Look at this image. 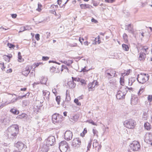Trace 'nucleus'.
<instances>
[{
	"mask_svg": "<svg viewBox=\"0 0 152 152\" xmlns=\"http://www.w3.org/2000/svg\"><path fill=\"white\" fill-rule=\"evenodd\" d=\"M8 135L12 138H15L19 132V126L17 124L10 126L7 129Z\"/></svg>",
	"mask_w": 152,
	"mask_h": 152,
	"instance_id": "obj_1",
	"label": "nucleus"
},
{
	"mask_svg": "<svg viewBox=\"0 0 152 152\" xmlns=\"http://www.w3.org/2000/svg\"><path fill=\"white\" fill-rule=\"evenodd\" d=\"M149 78L148 74L141 73L137 75V79L139 83L143 84L149 80Z\"/></svg>",
	"mask_w": 152,
	"mask_h": 152,
	"instance_id": "obj_2",
	"label": "nucleus"
},
{
	"mask_svg": "<svg viewBox=\"0 0 152 152\" xmlns=\"http://www.w3.org/2000/svg\"><path fill=\"white\" fill-rule=\"evenodd\" d=\"M136 124V122L134 120L132 119L125 121L124 123V126L129 129H132L134 128Z\"/></svg>",
	"mask_w": 152,
	"mask_h": 152,
	"instance_id": "obj_3",
	"label": "nucleus"
},
{
	"mask_svg": "<svg viewBox=\"0 0 152 152\" xmlns=\"http://www.w3.org/2000/svg\"><path fill=\"white\" fill-rule=\"evenodd\" d=\"M52 119L54 124H59L62 121V116L58 114L55 113L52 115Z\"/></svg>",
	"mask_w": 152,
	"mask_h": 152,
	"instance_id": "obj_4",
	"label": "nucleus"
},
{
	"mask_svg": "<svg viewBox=\"0 0 152 152\" xmlns=\"http://www.w3.org/2000/svg\"><path fill=\"white\" fill-rule=\"evenodd\" d=\"M68 146L65 141H61L59 144V148L60 151L65 152L68 149Z\"/></svg>",
	"mask_w": 152,
	"mask_h": 152,
	"instance_id": "obj_5",
	"label": "nucleus"
},
{
	"mask_svg": "<svg viewBox=\"0 0 152 152\" xmlns=\"http://www.w3.org/2000/svg\"><path fill=\"white\" fill-rule=\"evenodd\" d=\"M56 140L55 137L54 136H51L49 137L46 140V145L49 146L54 145L56 143Z\"/></svg>",
	"mask_w": 152,
	"mask_h": 152,
	"instance_id": "obj_6",
	"label": "nucleus"
},
{
	"mask_svg": "<svg viewBox=\"0 0 152 152\" xmlns=\"http://www.w3.org/2000/svg\"><path fill=\"white\" fill-rule=\"evenodd\" d=\"M130 147L131 150L134 151H137L140 149V146L139 142L134 141L130 145Z\"/></svg>",
	"mask_w": 152,
	"mask_h": 152,
	"instance_id": "obj_7",
	"label": "nucleus"
},
{
	"mask_svg": "<svg viewBox=\"0 0 152 152\" xmlns=\"http://www.w3.org/2000/svg\"><path fill=\"white\" fill-rule=\"evenodd\" d=\"M68 90H67L66 91V97L65 100L61 103V105L62 107L64 108H66V106L69 105V101L70 100V97L69 95L68 96Z\"/></svg>",
	"mask_w": 152,
	"mask_h": 152,
	"instance_id": "obj_8",
	"label": "nucleus"
},
{
	"mask_svg": "<svg viewBox=\"0 0 152 152\" xmlns=\"http://www.w3.org/2000/svg\"><path fill=\"white\" fill-rule=\"evenodd\" d=\"M125 91L122 92L121 91H118L116 95V98L118 99H124L125 98V96L127 92V90L125 88Z\"/></svg>",
	"mask_w": 152,
	"mask_h": 152,
	"instance_id": "obj_9",
	"label": "nucleus"
},
{
	"mask_svg": "<svg viewBox=\"0 0 152 152\" xmlns=\"http://www.w3.org/2000/svg\"><path fill=\"white\" fill-rule=\"evenodd\" d=\"M81 144L80 140L79 138H76L73 139L72 141V145L73 147H78Z\"/></svg>",
	"mask_w": 152,
	"mask_h": 152,
	"instance_id": "obj_10",
	"label": "nucleus"
},
{
	"mask_svg": "<svg viewBox=\"0 0 152 152\" xmlns=\"http://www.w3.org/2000/svg\"><path fill=\"white\" fill-rule=\"evenodd\" d=\"M72 133L70 130L66 131L65 133L64 137L65 140L69 141L71 140L72 137Z\"/></svg>",
	"mask_w": 152,
	"mask_h": 152,
	"instance_id": "obj_11",
	"label": "nucleus"
},
{
	"mask_svg": "<svg viewBox=\"0 0 152 152\" xmlns=\"http://www.w3.org/2000/svg\"><path fill=\"white\" fill-rule=\"evenodd\" d=\"M15 146L18 148L19 150H21L24 148L25 146H26L24 144L23 142L21 141H18L15 145Z\"/></svg>",
	"mask_w": 152,
	"mask_h": 152,
	"instance_id": "obj_12",
	"label": "nucleus"
},
{
	"mask_svg": "<svg viewBox=\"0 0 152 152\" xmlns=\"http://www.w3.org/2000/svg\"><path fill=\"white\" fill-rule=\"evenodd\" d=\"M105 72L108 75L112 77H114L115 74V71L113 69L106 70Z\"/></svg>",
	"mask_w": 152,
	"mask_h": 152,
	"instance_id": "obj_13",
	"label": "nucleus"
},
{
	"mask_svg": "<svg viewBox=\"0 0 152 152\" xmlns=\"http://www.w3.org/2000/svg\"><path fill=\"white\" fill-rule=\"evenodd\" d=\"M125 30L128 31L129 32L133 34L134 33V31L133 28V26L131 24H129L127 25H126Z\"/></svg>",
	"mask_w": 152,
	"mask_h": 152,
	"instance_id": "obj_14",
	"label": "nucleus"
},
{
	"mask_svg": "<svg viewBox=\"0 0 152 152\" xmlns=\"http://www.w3.org/2000/svg\"><path fill=\"white\" fill-rule=\"evenodd\" d=\"M43 93L44 96H45L44 98H45L46 100L49 101V97L50 96V92L47 90L43 91Z\"/></svg>",
	"mask_w": 152,
	"mask_h": 152,
	"instance_id": "obj_15",
	"label": "nucleus"
},
{
	"mask_svg": "<svg viewBox=\"0 0 152 152\" xmlns=\"http://www.w3.org/2000/svg\"><path fill=\"white\" fill-rule=\"evenodd\" d=\"M30 72V70L28 67H26L22 71V74L25 76H27Z\"/></svg>",
	"mask_w": 152,
	"mask_h": 152,
	"instance_id": "obj_16",
	"label": "nucleus"
},
{
	"mask_svg": "<svg viewBox=\"0 0 152 152\" xmlns=\"http://www.w3.org/2000/svg\"><path fill=\"white\" fill-rule=\"evenodd\" d=\"M67 84L69 86V88L71 89L75 88L76 86V83L72 80L68 82L67 83Z\"/></svg>",
	"mask_w": 152,
	"mask_h": 152,
	"instance_id": "obj_17",
	"label": "nucleus"
},
{
	"mask_svg": "<svg viewBox=\"0 0 152 152\" xmlns=\"http://www.w3.org/2000/svg\"><path fill=\"white\" fill-rule=\"evenodd\" d=\"M49 146L47 145L44 144L41 148V150L42 152H47L49 150Z\"/></svg>",
	"mask_w": 152,
	"mask_h": 152,
	"instance_id": "obj_18",
	"label": "nucleus"
},
{
	"mask_svg": "<svg viewBox=\"0 0 152 152\" xmlns=\"http://www.w3.org/2000/svg\"><path fill=\"white\" fill-rule=\"evenodd\" d=\"M80 6L82 9H91L93 7L92 6L88 4H80Z\"/></svg>",
	"mask_w": 152,
	"mask_h": 152,
	"instance_id": "obj_19",
	"label": "nucleus"
},
{
	"mask_svg": "<svg viewBox=\"0 0 152 152\" xmlns=\"http://www.w3.org/2000/svg\"><path fill=\"white\" fill-rule=\"evenodd\" d=\"M40 83L45 84L47 80V78L45 77H41L40 78Z\"/></svg>",
	"mask_w": 152,
	"mask_h": 152,
	"instance_id": "obj_20",
	"label": "nucleus"
},
{
	"mask_svg": "<svg viewBox=\"0 0 152 152\" xmlns=\"http://www.w3.org/2000/svg\"><path fill=\"white\" fill-rule=\"evenodd\" d=\"M144 127L145 128L148 130H149L151 129V126L148 122H146L144 124Z\"/></svg>",
	"mask_w": 152,
	"mask_h": 152,
	"instance_id": "obj_21",
	"label": "nucleus"
},
{
	"mask_svg": "<svg viewBox=\"0 0 152 152\" xmlns=\"http://www.w3.org/2000/svg\"><path fill=\"white\" fill-rule=\"evenodd\" d=\"M73 61L72 60H68L67 61H64L63 62L61 61V62L65 64H66V65L69 66L73 63Z\"/></svg>",
	"mask_w": 152,
	"mask_h": 152,
	"instance_id": "obj_22",
	"label": "nucleus"
},
{
	"mask_svg": "<svg viewBox=\"0 0 152 152\" xmlns=\"http://www.w3.org/2000/svg\"><path fill=\"white\" fill-rule=\"evenodd\" d=\"M88 87L89 91H93L94 90V87L92 86V82H90L88 84Z\"/></svg>",
	"mask_w": 152,
	"mask_h": 152,
	"instance_id": "obj_23",
	"label": "nucleus"
},
{
	"mask_svg": "<svg viewBox=\"0 0 152 152\" xmlns=\"http://www.w3.org/2000/svg\"><path fill=\"white\" fill-rule=\"evenodd\" d=\"M137 98H135V97L134 98L132 97L131 100V104H133V105H134L135 104H136L137 103Z\"/></svg>",
	"mask_w": 152,
	"mask_h": 152,
	"instance_id": "obj_24",
	"label": "nucleus"
},
{
	"mask_svg": "<svg viewBox=\"0 0 152 152\" xmlns=\"http://www.w3.org/2000/svg\"><path fill=\"white\" fill-rule=\"evenodd\" d=\"M145 56V54L144 53H140L139 58L140 60H142L144 59Z\"/></svg>",
	"mask_w": 152,
	"mask_h": 152,
	"instance_id": "obj_25",
	"label": "nucleus"
},
{
	"mask_svg": "<svg viewBox=\"0 0 152 152\" xmlns=\"http://www.w3.org/2000/svg\"><path fill=\"white\" fill-rule=\"evenodd\" d=\"M10 112L12 113L15 115L18 114L19 112V111L17 110L16 109H15L14 108L11 109L10 110Z\"/></svg>",
	"mask_w": 152,
	"mask_h": 152,
	"instance_id": "obj_26",
	"label": "nucleus"
},
{
	"mask_svg": "<svg viewBox=\"0 0 152 152\" xmlns=\"http://www.w3.org/2000/svg\"><path fill=\"white\" fill-rule=\"evenodd\" d=\"M92 83L94 90L95 86L97 87L98 86V82L96 80H94L93 81Z\"/></svg>",
	"mask_w": 152,
	"mask_h": 152,
	"instance_id": "obj_27",
	"label": "nucleus"
},
{
	"mask_svg": "<svg viewBox=\"0 0 152 152\" xmlns=\"http://www.w3.org/2000/svg\"><path fill=\"white\" fill-rule=\"evenodd\" d=\"M122 47L123 49L124 50L126 51L129 50V47L128 45L125 44H123L122 45Z\"/></svg>",
	"mask_w": 152,
	"mask_h": 152,
	"instance_id": "obj_28",
	"label": "nucleus"
},
{
	"mask_svg": "<svg viewBox=\"0 0 152 152\" xmlns=\"http://www.w3.org/2000/svg\"><path fill=\"white\" fill-rule=\"evenodd\" d=\"M26 116H27L26 114L24 113H22L21 115H18L17 118L21 119L26 117Z\"/></svg>",
	"mask_w": 152,
	"mask_h": 152,
	"instance_id": "obj_29",
	"label": "nucleus"
},
{
	"mask_svg": "<svg viewBox=\"0 0 152 152\" xmlns=\"http://www.w3.org/2000/svg\"><path fill=\"white\" fill-rule=\"evenodd\" d=\"M94 142L93 143V146L95 147V148H97L98 146L99 145L98 142H97V140H94Z\"/></svg>",
	"mask_w": 152,
	"mask_h": 152,
	"instance_id": "obj_30",
	"label": "nucleus"
},
{
	"mask_svg": "<svg viewBox=\"0 0 152 152\" xmlns=\"http://www.w3.org/2000/svg\"><path fill=\"white\" fill-rule=\"evenodd\" d=\"M61 99V97L60 96H56V100L57 103L58 104H60V100Z\"/></svg>",
	"mask_w": 152,
	"mask_h": 152,
	"instance_id": "obj_31",
	"label": "nucleus"
},
{
	"mask_svg": "<svg viewBox=\"0 0 152 152\" xmlns=\"http://www.w3.org/2000/svg\"><path fill=\"white\" fill-rule=\"evenodd\" d=\"M61 72H62L64 69H66L68 72H69V71L67 67L65 65H62L61 66Z\"/></svg>",
	"mask_w": 152,
	"mask_h": 152,
	"instance_id": "obj_32",
	"label": "nucleus"
},
{
	"mask_svg": "<svg viewBox=\"0 0 152 152\" xmlns=\"http://www.w3.org/2000/svg\"><path fill=\"white\" fill-rule=\"evenodd\" d=\"M52 13L54 14L56 16L58 17V18H60L61 17V15L60 14H57L56 13V12L55 10H51Z\"/></svg>",
	"mask_w": 152,
	"mask_h": 152,
	"instance_id": "obj_33",
	"label": "nucleus"
},
{
	"mask_svg": "<svg viewBox=\"0 0 152 152\" xmlns=\"http://www.w3.org/2000/svg\"><path fill=\"white\" fill-rule=\"evenodd\" d=\"M26 27L25 26H23V27H21L20 28V30L19 31V33L21 32H23L27 30H28V29L27 28H26Z\"/></svg>",
	"mask_w": 152,
	"mask_h": 152,
	"instance_id": "obj_34",
	"label": "nucleus"
},
{
	"mask_svg": "<svg viewBox=\"0 0 152 152\" xmlns=\"http://www.w3.org/2000/svg\"><path fill=\"white\" fill-rule=\"evenodd\" d=\"M148 49V48L147 47H144L142 49V50L143 52H145L146 54H148V52L147 51Z\"/></svg>",
	"mask_w": 152,
	"mask_h": 152,
	"instance_id": "obj_35",
	"label": "nucleus"
},
{
	"mask_svg": "<svg viewBox=\"0 0 152 152\" xmlns=\"http://www.w3.org/2000/svg\"><path fill=\"white\" fill-rule=\"evenodd\" d=\"M99 37L98 38L96 39L95 38V42L94 43H93V44H99L100 43V40L99 39Z\"/></svg>",
	"mask_w": 152,
	"mask_h": 152,
	"instance_id": "obj_36",
	"label": "nucleus"
},
{
	"mask_svg": "<svg viewBox=\"0 0 152 152\" xmlns=\"http://www.w3.org/2000/svg\"><path fill=\"white\" fill-rule=\"evenodd\" d=\"M81 83L82 85L85 86L86 84V81L85 80L83 79H82L80 78V81H79Z\"/></svg>",
	"mask_w": 152,
	"mask_h": 152,
	"instance_id": "obj_37",
	"label": "nucleus"
},
{
	"mask_svg": "<svg viewBox=\"0 0 152 152\" xmlns=\"http://www.w3.org/2000/svg\"><path fill=\"white\" fill-rule=\"evenodd\" d=\"M87 132V130L86 128L84 129V130L83 131V132L82 133H81L80 134L81 136L82 137H83L85 134H86Z\"/></svg>",
	"mask_w": 152,
	"mask_h": 152,
	"instance_id": "obj_38",
	"label": "nucleus"
},
{
	"mask_svg": "<svg viewBox=\"0 0 152 152\" xmlns=\"http://www.w3.org/2000/svg\"><path fill=\"white\" fill-rule=\"evenodd\" d=\"M72 80L74 82V81H75L79 82L80 79V78L79 77H72Z\"/></svg>",
	"mask_w": 152,
	"mask_h": 152,
	"instance_id": "obj_39",
	"label": "nucleus"
},
{
	"mask_svg": "<svg viewBox=\"0 0 152 152\" xmlns=\"http://www.w3.org/2000/svg\"><path fill=\"white\" fill-rule=\"evenodd\" d=\"M7 45L9 47V48H12L14 49L15 47V46L14 45L11 43H7Z\"/></svg>",
	"mask_w": 152,
	"mask_h": 152,
	"instance_id": "obj_40",
	"label": "nucleus"
},
{
	"mask_svg": "<svg viewBox=\"0 0 152 152\" xmlns=\"http://www.w3.org/2000/svg\"><path fill=\"white\" fill-rule=\"evenodd\" d=\"M74 102L77 105L80 106L81 104V103L78 101V100L77 99H75L74 100Z\"/></svg>",
	"mask_w": 152,
	"mask_h": 152,
	"instance_id": "obj_41",
	"label": "nucleus"
},
{
	"mask_svg": "<svg viewBox=\"0 0 152 152\" xmlns=\"http://www.w3.org/2000/svg\"><path fill=\"white\" fill-rule=\"evenodd\" d=\"M116 81L113 79L110 80L109 81V83L110 84L114 85Z\"/></svg>",
	"mask_w": 152,
	"mask_h": 152,
	"instance_id": "obj_42",
	"label": "nucleus"
},
{
	"mask_svg": "<svg viewBox=\"0 0 152 152\" xmlns=\"http://www.w3.org/2000/svg\"><path fill=\"white\" fill-rule=\"evenodd\" d=\"M87 122H89L90 124H92L93 125L97 126V124L95 123L92 120H89L87 121Z\"/></svg>",
	"mask_w": 152,
	"mask_h": 152,
	"instance_id": "obj_43",
	"label": "nucleus"
},
{
	"mask_svg": "<svg viewBox=\"0 0 152 152\" xmlns=\"http://www.w3.org/2000/svg\"><path fill=\"white\" fill-rule=\"evenodd\" d=\"M41 4L40 3H38V8L37 9V10L39 12H40L42 10L41 8Z\"/></svg>",
	"mask_w": 152,
	"mask_h": 152,
	"instance_id": "obj_44",
	"label": "nucleus"
},
{
	"mask_svg": "<svg viewBox=\"0 0 152 152\" xmlns=\"http://www.w3.org/2000/svg\"><path fill=\"white\" fill-rule=\"evenodd\" d=\"M93 132L94 134V135H96L97 137L98 136V132L96 129H93Z\"/></svg>",
	"mask_w": 152,
	"mask_h": 152,
	"instance_id": "obj_45",
	"label": "nucleus"
},
{
	"mask_svg": "<svg viewBox=\"0 0 152 152\" xmlns=\"http://www.w3.org/2000/svg\"><path fill=\"white\" fill-rule=\"evenodd\" d=\"M91 141H90V142H88V145L87 146V150H89L90 148H91V145L92 144Z\"/></svg>",
	"mask_w": 152,
	"mask_h": 152,
	"instance_id": "obj_46",
	"label": "nucleus"
},
{
	"mask_svg": "<svg viewBox=\"0 0 152 152\" xmlns=\"http://www.w3.org/2000/svg\"><path fill=\"white\" fill-rule=\"evenodd\" d=\"M124 77H121L120 78V82L121 85H123V84L124 83Z\"/></svg>",
	"mask_w": 152,
	"mask_h": 152,
	"instance_id": "obj_47",
	"label": "nucleus"
},
{
	"mask_svg": "<svg viewBox=\"0 0 152 152\" xmlns=\"http://www.w3.org/2000/svg\"><path fill=\"white\" fill-rule=\"evenodd\" d=\"M127 37L128 36L126 34L124 33L123 35V38L124 40L125 41H127Z\"/></svg>",
	"mask_w": 152,
	"mask_h": 152,
	"instance_id": "obj_48",
	"label": "nucleus"
},
{
	"mask_svg": "<svg viewBox=\"0 0 152 152\" xmlns=\"http://www.w3.org/2000/svg\"><path fill=\"white\" fill-rule=\"evenodd\" d=\"M148 100L149 102H151L152 101V97L151 95H149L148 97Z\"/></svg>",
	"mask_w": 152,
	"mask_h": 152,
	"instance_id": "obj_49",
	"label": "nucleus"
},
{
	"mask_svg": "<svg viewBox=\"0 0 152 152\" xmlns=\"http://www.w3.org/2000/svg\"><path fill=\"white\" fill-rule=\"evenodd\" d=\"M42 59L43 61H46L49 59V57L48 56H42Z\"/></svg>",
	"mask_w": 152,
	"mask_h": 152,
	"instance_id": "obj_50",
	"label": "nucleus"
},
{
	"mask_svg": "<svg viewBox=\"0 0 152 152\" xmlns=\"http://www.w3.org/2000/svg\"><path fill=\"white\" fill-rule=\"evenodd\" d=\"M35 38L37 40H39L40 39L39 34H36L35 35Z\"/></svg>",
	"mask_w": 152,
	"mask_h": 152,
	"instance_id": "obj_51",
	"label": "nucleus"
},
{
	"mask_svg": "<svg viewBox=\"0 0 152 152\" xmlns=\"http://www.w3.org/2000/svg\"><path fill=\"white\" fill-rule=\"evenodd\" d=\"M27 95L28 96H29V93H27L25 95H24L23 96H18V99H22L23 98V97H25Z\"/></svg>",
	"mask_w": 152,
	"mask_h": 152,
	"instance_id": "obj_52",
	"label": "nucleus"
},
{
	"mask_svg": "<svg viewBox=\"0 0 152 152\" xmlns=\"http://www.w3.org/2000/svg\"><path fill=\"white\" fill-rule=\"evenodd\" d=\"M18 61L20 62H22L23 61V59L22 58L21 56L18 57Z\"/></svg>",
	"mask_w": 152,
	"mask_h": 152,
	"instance_id": "obj_53",
	"label": "nucleus"
},
{
	"mask_svg": "<svg viewBox=\"0 0 152 152\" xmlns=\"http://www.w3.org/2000/svg\"><path fill=\"white\" fill-rule=\"evenodd\" d=\"M56 68L55 67L52 66V68H50V71L51 72H54V70L56 69Z\"/></svg>",
	"mask_w": 152,
	"mask_h": 152,
	"instance_id": "obj_54",
	"label": "nucleus"
},
{
	"mask_svg": "<svg viewBox=\"0 0 152 152\" xmlns=\"http://www.w3.org/2000/svg\"><path fill=\"white\" fill-rule=\"evenodd\" d=\"M105 2L109 3H112L114 1V0H105Z\"/></svg>",
	"mask_w": 152,
	"mask_h": 152,
	"instance_id": "obj_55",
	"label": "nucleus"
},
{
	"mask_svg": "<svg viewBox=\"0 0 152 152\" xmlns=\"http://www.w3.org/2000/svg\"><path fill=\"white\" fill-rule=\"evenodd\" d=\"M40 83V82H34L33 84V87H34V86L36 85H37V84H39Z\"/></svg>",
	"mask_w": 152,
	"mask_h": 152,
	"instance_id": "obj_56",
	"label": "nucleus"
},
{
	"mask_svg": "<svg viewBox=\"0 0 152 152\" xmlns=\"http://www.w3.org/2000/svg\"><path fill=\"white\" fill-rule=\"evenodd\" d=\"M11 16L12 18H16L17 15L16 14H13L11 15Z\"/></svg>",
	"mask_w": 152,
	"mask_h": 152,
	"instance_id": "obj_57",
	"label": "nucleus"
},
{
	"mask_svg": "<svg viewBox=\"0 0 152 152\" xmlns=\"http://www.w3.org/2000/svg\"><path fill=\"white\" fill-rule=\"evenodd\" d=\"M79 41L81 43V44H82L84 40L83 39V38H81V37H80L79 38Z\"/></svg>",
	"mask_w": 152,
	"mask_h": 152,
	"instance_id": "obj_58",
	"label": "nucleus"
},
{
	"mask_svg": "<svg viewBox=\"0 0 152 152\" xmlns=\"http://www.w3.org/2000/svg\"><path fill=\"white\" fill-rule=\"evenodd\" d=\"M49 63H56V64H60V63H58L57 62H56V61H49Z\"/></svg>",
	"mask_w": 152,
	"mask_h": 152,
	"instance_id": "obj_59",
	"label": "nucleus"
},
{
	"mask_svg": "<svg viewBox=\"0 0 152 152\" xmlns=\"http://www.w3.org/2000/svg\"><path fill=\"white\" fill-rule=\"evenodd\" d=\"M91 20L92 22H94L95 23H96L97 22V21L94 18H92Z\"/></svg>",
	"mask_w": 152,
	"mask_h": 152,
	"instance_id": "obj_60",
	"label": "nucleus"
},
{
	"mask_svg": "<svg viewBox=\"0 0 152 152\" xmlns=\"http://www.w3.org/2000/svg\"><path fill=\"white\" fill-rule=\"evenodd\" d=\"M130 80L129 79L128 85L129 86H132V83H133V82H132V81H131V82H130Z\"/></svg>",
	"mask_w": 152,
	"mask_h": 152,
	"instance_id": "obj_61",
	"label": "nucleus"
},
{
	"mask_svg": "<svg viewBox=\"0 0 152 152\" xmlns=\"http://www.w3.org/2000/svg\"><path fill=\"white\" fill-rule=\"evenodd\" d=\"M12 72V69H11L7 70V72L8 73H11Z\"/></svg>",
	"mask_w": 152,
	"mask_h": 152,
	"instance_id": "obj_62",
	"label": "nucleus"
},
{
	"mask_svg": "<svg viewBox=\"0 0 152 152\" xmlns=\"http://www.w3.org/2000/svg\"><path fill=\"white\" fill-rule=\"evenodd\" d=\"M98 151H99V150L101 149L102 148V145L101 144H99V145L98 146Z\"/></svg>",
	"mask_w": 152,
	"mask_h": 152,
	"instance_id": "obj_63",
	"label": "nucleus"
},
{
	"mask_svg": "<svg viewBox=\"0 0 152 152\" xmlns=\"http://www.w3.org/2000/svg\"><path fill=\"white\" fill-rule=\"evenodd\" d=\"M52 91L53 92L54 94L57 93L56 89V88L53 89Z\"/></svg>",
	"mask_w": 152,
	"mask_h": 152,
	"instance_id": "obj_64",
	"label": "nucleus"
}]
</instances>
